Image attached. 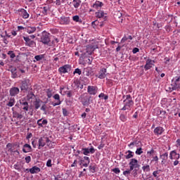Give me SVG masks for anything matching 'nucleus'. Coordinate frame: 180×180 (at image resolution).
I'll return each instance as SVG.
<instances>
[{
  "mask_svg": "<svg viewBox=\"0 0 180 180\" xmlns=\"http://www.w3.org/2000/svg\"><path fill=\"white\" fill-rule=\"evenodd\" d=\"M47 123H49L47 120H43V119H39L37 122V124H38L39 127H44V126H47Z\"/></svg>",
  "mask_w": 180,
  "mask_h": 180,
  "instance_id": "nucleus-18",
  "label": "nucleus"
},
{
  "mask_svg": "<svg viewBox=\"0 0 180 180\" xmlns=\"http://www.w3.org/2000/svg\"><path fill=\"white\" fill-rule=\"evenodd\" d=\"M30 174H39L40 172V167H37V166H34L31 169H30Z\"/></svg>",
  "mask_w": 180,
  "mask_h": 180,
  "instance_id": "nucleus-25",
  "label": "nucleus"
},
{
  "mask_svg": "<svg viewBox=\"0 0 180 180\" xmlns=\"http://www.w3.org/2000/svg\"><path fill=\"white\" fill-rule=\"evenodd\" d=\"M82 151L84 155H89V153L94 154L95 153V148H94V147H91V148H83Z\"/></svg>",
  "mask_w": 180,
  "mask_h": 180,
  "instance_id": "nucleus-12",
  "label": "nucleus"
},
{
  "mask_svg": "<svg viewBox=\"0 0 180 180\" xmlns=\"http://www.w3.org/2000/svg\"><path fill=\"white\" fill-rule=\"evenodd\" d=\"M62 112L63 116H68L69 115L68 110H67L65 108H63Z\"/></svg>",
  "mask_w": 180,
  "mask_h": 180,
  "instance_id": "nucleus-48",
  "label": "nucleus"
},
{
  "mask_svg": "<svg viewBox=\"0 0 180 180\" xmlns=\"http://www.w3.org/2000/svg\"><path fill=\"white\" fill-rule=\"evenodd\" d=\"M89 168V171H91V172H92L93 174H95V172H96V166H95V165H91Z\"/></svg>",
  "mask_w": 180,
  "mask_h": 180,
  "instance_id": "nucleus-37",
  "label": "nucleus"
},
{
  "mask_svg": "<svg viewBox=\"0 0 180 180\" xmlns=\"http://www.w3.org/2000/svg\"><path fill=\"white\" fill-rule=\"evenodd\" d=\"M134 105V102L133 101L131 96L130 95H127L125 100H124V107L121 110H131Z\"/></svg>",
  "mask_w": 180,
  "mask_h": 180,
  "instance_id": "nucleus-2",
  "label": "nucleus"
},
{
  "mask_svg": "<svg viewBox=\"0 0 180 180\" xmlns=\"http://www.w3.org/2000/svg\"><path fill=\"white\" fill-rule=\"evenodd\" d=\"M16 103V101L15 100V98L11 97L10 98L8 103L6 104V106H8L9 108H12Z\"/></svg>",
  "mask_w": 180,
  "mask_h": 180,
  "instance_id": "nucleus-27",
  "label": "nucleus"
},
{
  "mask_svg": "<svg viewBox=\"0 0 180 180\" xmlns=\"http://www.w3.org/2000/svg\"><path fill=\"white\" fill-rule=\"evenodd\" d=\"M30 161H32V158L30 156H27L25 158V162L27 164H29V162H30Z\"/></svg>",
  "mask_w": 180,
  "mask_h": 180,
  "instance_id": "nucleus-53",
  "label": "nucleus"
},
{
  "mask_svg": "<svg viewBox=\"0 0 180 180\" xmlns=\"http://www.w3.org/2000/svg\"><path fill=\"white\" fill-rule=\"evenodd\" d=\"M96 18L101 19L103 18L104 20H106V16L105 15V12L103 11H99L98 12H96Z\"/></svg>",
  "mask_w": 180,
  "mask_h": 180,
  "instance_id": "nucleus-23",
  "label": "nucleus"
},
{
  "mask_svg": "<svg viewBox=\"0 0 180 180\" xmlns=\"http://www.w3.org/2000/svg\"><path fill=\"white\" fill-rule=\"evenodd\" d=\"M20 82L21 84V91H24L25 92L27 91V89H29V84H30V80L29 79H24L23 80H21Z\"/></svg>",
  "mask_w": 180,
  "mask_h": 180,
  "instance_id": "nucleus-5",
  "label": "nucleus"
},
{
  "mask_svg": "<svg viewBox=\"0 0 180 180\" xmlns=\"http://www.w3.org/2000/svg\"><path fill=\"white\" fill-rule=\"evenodd\" d=\"M72 19L75 22H79V16L78 15H75L72 17Z\"/></svg>",
  "mask_w": 180,
  "mask_h": 180,
  "instance_id": "nucleus-54",
  "label": "nucleus"
},
{
  "mask_svg": "<svg viewBox=\"0 0 180 180\" xmlns=\"http://www.w3.org/2000/svg\"><path fill=\"white\" fill-rule=\"evenodd\" d=\"M139 171V169H133V172H132V175L133 176H134V178H136V176H137V172Z\"/></svg>",
  "mask_w": 180,
  "mask_h": 180,
  "instance_id": "nucleus-50",
  "label": "nucleus"
},
{
  "mask_svg": "<svg viewBox=\"0 0 180 180\" xmlns=\"http://www.w3.org/2000/svg\"><path fill=\"white\" fill-rule=\"evenodd\" d=\"M128 153V154H127ZM125 154H127L126 155H124V158H126V160H130V158H133V157H134V155H133V152L131 150H127Z\"/></svg>",
  "mask_w": 180,
  "mask_h": 180,
  "instance_id": "nucleus-29",
  "label": "nucleus"
},
{
  "mask_svg": "<svg viewBox=\"0 0 180 180\" xmlns=\"http://www.w3.org/2000/svg\"><path fill=\"white\" fill-rule=\"evenodd\" d=\"M160 158L161 159V164L164 165L165 164H169L171 162L170 160H168V152H165L160 155Z\"/></svg>",
  "mask_w": 180,
  "mask_h": 180,
  "instance_id": "nucleus-7",
  "label": "nucleus"
},
{
  "mask_svg": "<svg viewBox=\"0 0 180 180\" xmlns=\"http://www.w3.org/2000/svg\"><path fill=\"white\" fill-rule=\"evenodd\" d=\"M81 0H73V6L76 9H78L79 8V5H81Z\"/></svg>",
  "mask_w": 180,
  "mask_h": 180,
  "instance_id": "nucleus-35",
  "label": "nucleus"
},
{
  "mask_svg": "<svg viewBox=\"0 0 180 180\" xmlns=\"http://www.w3.org/2000/svg\"><path fill=\"white\" fill-rule=\"evenodd\" d=\"M54 144L53 142H52L51 141H50V139H49V141L46 142V146L49 148H53V147H54Z\"/></svg>",
  "mask_w": 180,
  "mask_h": 180,
  "instance_id": "nucleus-40",
  "label": "nucleus"
},
{
  "mask_svg": "<svg viewBox=\"0 0 180 180\" xmlns=\"http://www.w3.org/2000/svg\"><path fill=\"white\" fill-rule=\"evenodd\" d=\"M139 51H140V50L139 49V48H134L133 50H132V53L134 54H136V53H139Z\"/></svg>",
  "mask_w": 180,
  "mask_h": 180,
  "instance_id": "nucleus-56",
  "label": "nucleus"
},
{
  "mask_svg": "<svg viewBox=\"0 0 180 180\" xmlns=\"http://www.w3.org/2000/svg\"><path fill=\"white\" fill-rule=\"evenodd\" d=\"M60 22L63 25H68V23H70V18L67 17H61Z\"/></svg>",
  "mask_w": 180,
  "mask_h": 180,
  "instance_id": "nucleus-33",
  "label": "nucleus"
},
{
  "mask_svg": "<svg viewBox=\"0 0 180 180\" xmlns=\"http://www.w3.org/2000/svg\"><path fill=\"white\" fill-rule=\"evenodd\" d=\"M40 41L43 43V44H49V43H50V34L44 31L41 34Z\"/></svg>",
  "mask_w": 180,
  "mask_h": 180,
  "instance_id": "nucleus-4",
  "label": "nucleus"
},
{
  "mask_svg": "<svg viewBox=\"0 0 180 180\" xmlns=\"http://www.w3.org/2000/svg\"><path fill=\"white\" fill-rule=\"evenodd\" d=\"M46 95L48 98H51V96H53V90L48 89L46 90Z\"/></svg>",
  "mask_w": 180,
  "mask_h": 180,
  "instance_id": "nucleus-39",
  "label": "nucleus"
},
{
  "mask_svg": "<svg viewBox=\"0 0 180 180\" xmlns=\"http://www.w3.org/2000/svg\"><path fill=\"white\" fill-rule=\"evenodd\" d=\"M23 39L25 41V46H27L28 47H36V42L31 40L29 37H23Z\"/></svg>",
  "mask_w": 180,
  "mask_h": 180,
  "instance_id": "nucleus-9",
  "label": "nucleus"
},
{
  "mask_svg": "<svg viewBox=\"0 0 180 180\" xmlns=\"http://www.w3.org/2000/svg\"><path fill=\"white\" fill-rule=\"evenodd\" d=\"M70 70H71V66L70 65H65L58 68L59 72H62L63 74L68 72V70L70 71Z\"/></svg>",
  "mask_w": 180,
  "mask_h": 180,
  "instance_id": "nucleus-15",
  "label": "nucleus"
},
{
  "mask_svg": "<svg viewBox=\"0 0 180 180\" xmlns=\"http://www.w3.org/2000/svg\"><path fill=\"white\" fill-rule=\"evenodd\" d=\"M32 144L34 148H36V146H37V143L35 141H32Z\"/></svg>",
  "mask_w": 180,
  "mask_h": 180,
  "instance_id": "nucleus-61",
  "label": "nucleus"
},
{
  "mask_svg": "<svg viewBox=\"0 0 180 180\" xmlns=\"http://www.w3.org/2000/svg\"><path fill=\"white\" fill-rule=\"evenodd\" d=\"M41 103H43L41 100H36L34 103L35 109H39L41 106Z\"/></svg>",
  "mask_w": 180,
  "mask_h": 180,
  "instance_id": "nucleus-34",
  "label": "nucleus"
},
{
  "mask_svg": "<svg viewBox=\"0 0 180 180\" xmlns=\"http://www.w3.org/2000/svg\"><path fill=\"white\" fill-rule=\"evenodd\" d=\"M13 117H17V119H23V115L19 114L18 112L13 113Z\"/></svg>",
  "mask_w": 180,
  "mask_h": 180,
  "instance_id": "nucleus-41",
  "label": "nucleus"
},
{
  "mask_svg": "<svg viewBox=\"0 0 180 180\" xmlns=\"http://www.w3.org/2000/svg\"><path fill=\"white\" fill-rule=\"evenodd\" d=\"M154 63H155V60H153L151 59H148L146 60V64L144 65V69L147 71L153 68V65H154Z\"/></svg>",
  "mask_w": 180,
  "mask_h": 180,
  "instance_id": "nucleus-13",
  "label": "nucleus"
},
{
  "mask_svg": "<svg viewBox=\"0 0 180 180\" xmlns=\"http://www.w3.org/2000/svg\"><path fill=\"white\" fill-rule=\"evenodd\" d=\"M91 99L92 97L86 93L82 94L79 97V101L81 102L83 106H89L91 103H94V100Z\"/></svg>",
  "mask_w": 180,
  "mask_h": 180,
  "instance_id": "nucleus-1",
  "label": "nucleus"
},
{
  "mask_svg": "<svg viewBox=\"0 0 180 180\" xmlns=\"http://www.w3.org/2000/svg\"><path fill=\"white\" fill-rule=\"evenodd\" d=\"M49 143V137H41L39 139V150H40V147H44L46 143Z\"/></svg>",
  "mask_w": 180,
  "mask_h": 180,
  "instance_id": "nucleus-10",
  "label": "nucleus"
},
{
  "mask_svg": "<svg viewBox=\"0 0 180 180\" xmlns=\"http://www.w3.org/2000/svg\"><path fill=\"white\" fill-rule=\"evenodd\" d=\"M160 172H161V169L153 172V176H155V178H158V174H160Z\"/></svg>",
  "mask_w": 180,
  "mask_h": 180,
  "instance_id": "nucleus-46",
  "label": "nucleus"
},
{
  "mask_svg": "<svg viewBox=\"0 0 180 180\" xmlns=\"http://www.w3.org/2000/svg\"><path fill=\"white\" fill-rule=\"evenodd\" d=\"M72 167H77V160H75L73 162V164L71 165Z\"/></svg>",
  "mask_w": 180,
  "mask_h": 180,
  "instance_id": "nucleus-63",
  "label": "nucleus"
},
{
  "mask_svg": "<svg viewBox=\"0 0 180 180\" xmlns=\"http://www.w3.org/2000/svg\"><path fill=\"white\" fill-rule=\"evenodd\" d=\"M154 153H155V151L153 150V149H152L151 150L148 151L147 154H148V157H153V155H154Z\"/></svg>",
  "mask_w": 180,
  "mask_h": 180,
  "instance_id": "nucleus-49",
  "label": "nucleus"
},
{
  "mask_svg": "<svg viewBox=\"0 0 180 180\" xmlns=\"http://www.w3.org/2000/svg\"><path fill=\"white\" fill-rule=\"evenodd\" d=\"M8 56H10V57L11 58H15V57H16V55L15 54V53H13V51H9L7 53Z\"/></svg>",
  "mask_w": 180,
  "mask_h": 180,
  "instance_id": "nucleus-43",
  "label": "nucleus"
},
{
  "mask_svg": "<svg viewBox=\"0 0 180 180\" xmlns=\"http://www.w3.org/2000/svg\"><path fill=\"white\" fill-rule=\"evenodd\" d=\"M132 170H130V169L129 170H126L123 172V175H124V176H127V175L130 174V172H131Z\"/></svg>",
  "mask_w": 180,
  "mask_h": 180,
  "instance_id": "nucleus-51",
  "label": "nucleus"
},
{
  "mask_svg": "<svg viewBox=\"0 0 180 180\" xmlns=\"http://www.w3.org/2000/svg\"><path fill=\"white\" fill-rule=\"evenodd\" d=\"M164 128L162 127H157L154 131L153 133L155 134V136H161L162 133H164Z\"/></svg>",
  "mask_w": 180,
  "mask_h": 180,
  "instance_id": "nucleus-17",
  "label": "nucleus"
},
{
  "mask_svg": "<svg viewBox=\"0 0 180 180\" xmlns=\"http://www.w3.org/2000/svg\"><path fill=\"white\" fill-rule=\"evenodd\" d=\"M43 11H42V13L44 14V15H47V7H44L43 8Z\"/></svg>",
  "mask_w": 180,
  "mask_h": 180,
  "instance_id": "nucleus-58",
  "label": "nucleus"
},
{
  "mask_svg": "<svg viewBox=\"0 0 180 180\" xmlns=\"http://www.w3.org/2000/svg\"><path fill=\"white\" fill-rule=\"evenodd\" d=\"M139 144V143H137V141H134V142H131V143H129L128 145V147H129V148H134V146H137Z\"/></svg>",
  "mask_w": 180,
  "mask_h": 180,
  "instance_id": "nucleus-42",
  "label": "nucleus"
},
{
  "mask_svg": "<svg viewBox=\"0 0 180 180\" xmlns=\"http://www.w3.org/2000/svg\"><path fill=\"white\" fill-rule=\"evenodd\" d=\"M86 53L88 56H91L92 53H94V51L95 50V48H94V46L92 45H88L86 49Z\"/></svg>",
  "mask_w": 180,
  "mask_h": 180,
  "instance_id": "nucleus-22",
  "label": "nucleus"
},
{
  "mask_svg": "<svg viewBox=\"0 0 180 180\" xmlns=\"http://www.w3.org/2000/svg\"><path fill=\"white\" fill-rule=\"evenodd\" d=\"M102 6H103V3L101 1H96V3L93 4V8L95 9H99V8H102Z\"/></svg>",
  "mask_w": 180,
  "mask_h": 180,
  "instance_id": "nucleus-31",
  "label": "nucleus"
},
{
  "mask_svg": "<svg viewBox=\"0 0 180 180\" xmlns=\"http://www.w3.org/2000/svg\"><path fill=\"white\" fill-rule=\"evenodd\" d=\"M82 81H84V82H85L86 84H88L89 79L86 77H83L82 78Z\"/></svg>",
  "mask_w": 180,
  "mask_h": 180,
  "instance_id": "nucleus-62",
  "label": "nucleus"
},
{
  "mask_svg": "<svg viewBox=\"0 0 180 180\" xmlns=\"http://www.w3.org/2000/svg\"><path fill=\"white\" fill-rule=\"evenodd\" d=\"M112 172H115V174H120V169H119V167H116L112 169Z\"/></svg>",
  "mask_w": 180,
  "mask_h": 180,
  "instance_id": "nucleus-52",
  "label": "nucleus"
},
{
  "mask_svg": "<svg viewBox=\"0 0 180 180\" xmlns=\"http://www.w3.org/2000/svg\"><path fill=\"white\" fill-rule=\"evenodd\" d=\"M20 92V90L18 87H12L10 89L9 94L10 96H16Z\"/></svg>",
  "mask_w": 180,
  "mask_h": 180,
  "instance_id": "nucleus-16",
  "label": "nucleus"
},
{
  "mask_svg": "<svg viewBox=\"0 0 180 180\" xmlns=\"http://www.w3.org/2000/svg\"><path fill=\"white\" fill-rule=\"evenodd\" d=\"M135 153L137 155H141V154H143V148H137Z\"/></svg>",
  "mask_w": 180,
  "mask_h": 180,
  "instance_id": "nucleus-44",
  "label": "nucleus"
},
{
  "mask_svg": "<svg viewBox=\"0 0 180 180\" xmlns=\"http://www.w3.org/2000/svg\"><path fill=\"white\" fill-rule=\"evenodd\" d=\"M22 151L23 153H30V151H32V146L27 143H25L23 146Z\"/></svg>",
  "mask_w": 180,
  "mask_h": 180,
  "instance_id": "nucleus-24",
  "label": "nucleus"
},
{
  "mask_svg": "<svg viewBox=\"0 0 180 180\" xmlns=\"http://www.w3.org/2000/svg\"><path fill=\"white\" fill-rule=\"evenodd\" d=\"M42 60H46V54L35 56L34 63H36V61H42Z\"/></svg>",
  "mask_w": 180,
  "mask_h": 180,
  "instance_id": "nucleus-21",
  "label": "nucleus"
},
{
  "mask_svg": "<svg viewBox=\"0 0 180 180\" xmlns=\"http://www.w3.org/2000/svg\"><path fill=\"white\" fill-rule=\"evenodd\" d=\"M53 98L55 99V101H57V102L53 103V106H58V105H61V100H60V94H55L53 96Z\"/></svg>",
  "mask_w": 180,
  "mask_h": 180,
  "instance_id": "nucleus-20",
  "label": "nucleus"
},
{
  "mask_svg": "<svg viewBox=\"0 0 180 180\" xmlns=\"http://www.w3.org/2000/svg\"><path fill=\"white\" fill-rule=\"evenodd\" d=\"M46 109H47V106H46V104H44V105L41 107V110H43L44 112H46Z\"/></svg>",
  "mask_w": 180,
  "mask_h": 180,
  "instance_id": "nucleus-57",
  "label": "nucleus"
},
{
  "mask_svg": "<svg viewBox=\"0 0 180 180\" xmlns=\"http://www.w3.org/2000/svg\"><path fill=\"white\" fill-rule=\"evenodd\" d=\"M152 161H155V162H158V156L153 157V159Z\"/></svg>",
  "mask_w": 180,
  "mask_h": 180,
  "instance_id": "nucleus-64",
  "label": "nucleus"
},
{
  "mask_svg": "<svg viewBox=\"0 0 180 180\" xmlns=\"http://www.w3.org/2000/svg\"><path fill=\"white\" fill-rule=\"evenodd\" d=\"M65 94H66L68 98H71V96H72V94H74V92L72 91H65Z\"/></svg>",
  "mask_w": 180,
  "mask_h": 180,
  "instance_id": "nucleus-47",
  "label": "nucleus"
},
{
  "mask_svg": "<svg viewBox=\"0 0 180 180\" xmlns=\"http://www.w3.org/2000/svg\"><path fill=\"white\" fill-rule=\"evenodd\" d=\"M12 78H18V74L16 73V68H13L11 70Z\"/></svg>",
  "mask_w": 180,
  "mask_h": 180,
  "instance_id": "nucleus-36",
  "label": "nucleus"
},
{
  "mask_svg": "<svg viewBox=\"0 0 180 180\" xmlns=\"http://www.w3.org/2000/svg\"><path fill=\"white\" fill-rule=\"evenodd\" d=\"M20 12H21V15H22L23 19L29 18L30 15L26 10H25L24 8H21L20 10Z\"/></svg>",
  "mask_w": 180,
  "mask_h": 180,
  "instance_id": "nucleus-26",
  "label": "nucleus"
},
{
  "mask_svg": "<svg viewBox=\"0 0 180 180\" xmlns=\"http://www.w3.org/2000/svg\"><path fill=\"white\" fill-rule=\"evenodd\" d=\"M169 160H179L180 155L176 153V150H172L169 155Z\"/></svg>",
  "mask_w": 180,
  "mask_h": 180,
  "instance_id": "nucleus-11",
  "label": "nucleus"
},
{
  "mask_svg": "<svg viewBox=\"0 0 180 180\" xmlns=\"http://www.w3.org/2000/svg\"><path fill=\"white\" fill-rule=\"evenodd\" d=\"M179 88H180V79L179 77H176L172 80V87H167V91H170V92H172V91H175Z\"/></svg>",
  "mask_w": 180,
  "mask_h": 180,
  "instance_id": "nucleus-3",
  "label": "nucleus"
},
{
  "mask_svg": "<svg viewBox=\"0 0 180 180\" xmlns=\"http://www.w3.org/2000/svg\"><path fill=\"white\" fill-rule=\"evenodd\" d=\"M129 38H127V37H124L121 40V43H124V41H127V40Z\"/></svg>",
  "mask_w": 180,
  "mask_h": 180,
  "instance_id": "nucleus-60",
  "label": "nucleus"
},
{
  "mask_svg": "<svg viewBox=\"0 0 180 180\" xmlns=\"http://www.w3.org/2000/svg\"><path fill=\"white\" fill-rule=\"evenodd\" d=\"M27 32L29 33V34H32V33H34L36 32L37 29L36 27H27L26 28Z\"/></svg>",
  "mask_w": 180,
  "mask_h": 180,
  "instance_id": "nucleus-30",
  "label": "nucleus"
},
{
  "mask_svg": "<svg viewBox=\"0 0 180 180\" xmlns=\"http://www.w3.org/2000/svg\"><path fill=\"white\" fill-rule=\"evenodd\" d=\"M85 61L88 63V64H91L92 63V60L91 58H85Z\"/></svg>",
  "mask_w": 180,
  "mask_h": 180,
  "instance_id": "nucleus-59",
  "label": "nucleus"
},
{
  "mask_svg": "<svg viewBox=\"0 0 180 180\" xmlns=\"http://www.w3.org/2000/svg\"><path fill=\"white\" fill-rule=\"evenodd\" d=\"M130 171H133L135 169H139L140 165H139V160L137 159L132 158L129 163Z\"/></svg>",
  "mask_w": 180,
  "mask_h": 180,
  "instance_id": "nucleus-6",
  "label": "nucleus"
},
{
  "mask_svg": "<svg viewBox=\"0 0 180 180\" xmlns=\"http://www.w3.org/2000/svg\"><path fill=\"white\" fill-rule=\"evenodd\" d=\"M98 78L100 79H103L106 78V68H102L98 73Z\"/></svg>",
  "mask_w": 180,
  "mask_h": 180,
  "instance_id": "nucleus-19",
  "label": "nucleus"
},
{
  "mask_svg": "<svg viewBox=\"0 0 180 180\" xmlns=\"http://www.w3.org/2000/svg\"><path fill=\"white\" fill-rule=\"evenodd\" d=\"M73 74H74V75H75V74H78V75H81V74H82V71L80 70L79 68H76L75 70V71L73 72Z\"/></svg>",
  "mask_w": 180,
  "mask_h": 180,
  "instance_id": "nucleus-45",
  "label": "nucleus"
},
{
  "mask_svg": "<svg viewBox=\"0 0 180 180\" xmlns=\"http://www.w3.org/2000/svg\"><path fill=\"white\" fill-rule=\"evenodd\" d=\"M142 169L144 172H150V165H146L143 166Z\"/></svg>",
  "mask_w": 180,
  "mask_h": 180,
  "instance_id": "nucleus-38",
  "label": "nucleus"
},
{
  "mask_svg": "<svg viewBox=\"0 0 180 180\" xmlns=\"http://www.w3.org/2000/svg\"><path fill=\"white\" fill-rule=\"evenodd\" d=\"M87 92L89 95H96V92H98V88L94 86H89L87 88Z\"/></svg>",
  "mask_w": 180,
  "mask_h": 180,
  "instance_id": "nucleus-14",
  "label": "nucleus"
},
{
  "mask_svg": "<svg viewBox=\"0 0 180 180\" xmlns=\"http://www.w3.org/2000/svg\"><path fill=\"white\" fill-rule=\"evenodd\" d=\"M53 165H51V159H49L46 162V167H52Z\"/></svg>",
  "mask_w": 180,
  "mask_h": 180,
  "instance_id": "nucleus-55",
  "label": "nucleus"
},
{
  "mask_svg": "<svg viewBox=\"0 0 180 180\" xmlns=\"http://www.w3.org/2000/svg\"><path fill=\"white\" fill-rule=\"evenodd\" d=\"M82 74L84 77H92L94 75V69L92 68H85L83 70Z\"/></svg>",
  "mask_w": 180,
  "mask_h": 180,
  "instance_id": "nucleus-8",
  "label": "nucleus"
},
{
  "mask_svg": "<svg viewBox=\"0 0 180 180\" xmlns=\"http://www.w3.org/2000/svg\"><path fill=\"white\" fill-rule=\"evenodd\" d=\"M120 119L122 122H126L127 120V112H122L120 116Z\"/></svg>",
  "mask_w": 180,
  "mask_h": 180,
  "instance_id": "nucleus-32",
  "label": "nucleus"
},
{
  "mask_svg": "<svg viewBox=\"0 0 180 180\" xmlns=\"http://www.w3.org/2000/svg\"><path fill=\"white\" fill-rule=\"evenodd\" d=\"M20 105L23 106L22 107L23 110H25L26 112L29 110V103H27V101H22L20 102Z\"/></svg>",
  "mask_w": 180,
  "mask_h": 180,
  "instance_id": "nucleus-28",
  "label": "nucleus"
}]
</instances>
